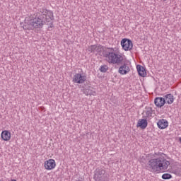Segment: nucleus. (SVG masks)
I'll return each instance as SVG.
<instances>
[{"mask_svg":"<svg viewBox=\"0 0 181 181\" xmlns=\"http://www.w3.org/2000/svg\"><path fill=\"white\" fill-rule=\"evenodd\" d=\"M153 110L152 107H146V118L148 119V118H151V117H153Z\"/></svg>","mask_w":181,"mask_h":181,"instance_id":"nucleus-14","label":"nucleus"},{"mask_svg":"<svg viewBox=\"0 0 181 181\" xmlns=\"http://www.w3.org/2000/svg\"><path fill=\"white\" fill-rule=\"evenodd\" d=\"M154 104L156 105L158 108H162L165 104H166V100H165V98L162 97H157L154 100Z\"/></svg>","mask_w":181,"mask_h":181,"instance_id":"nucleus-9","label":"nucleus"},{"mask_svg":"<svg viewBox=\"0 0 181 181\" xmlns=\"http://www.w3.org/2000/svg\"><path fill=\"white\" fill-rule=\"evenodd\" d=\"M137 71L140 77H146V70L142 65L136 66Z\"/></svg>","mask_w":181,"mask_h":181,"instance_id":"nucleus-12","label":"nucleus"},{"mask_svg":"<svg viewBox=\"0 0 181 181\" xmlns=\"http://www.w3.org/2000/svg\"><path fill=\"white\" fill-rule=\"evenodd\" d=\"M121 46L123 50H125V52H128L132 50V47H134V44H132V40L127 38H123L121 40Z\"/></svg>","mask_w":181,"mask_h":181,"instance_id":"nucleus-6","label":"nucleus"},{"mask_svg":"<svg viewBox=\"0 0 181 181\" xmlns=\"http://www.w3.org/2000/svg\"><path fill=\"white\" fill-rule=\"evenodd\" d=\"M112 49L113 53H115V49H114V48L107 47L104 49V47L100 45H90L88 47V51L90 52V53H95V52H97V53L102 52L103 57L106 58L107 63L110 62V58L108 57H105V54L107 52H110Z\"/></svg>","mask_w":181,"mask_h":181,"instance_id":"nucleus-4","label":"nucleus"},{"mask_svg":"<svg viewBox=\"0 0 181 181\" xmlns=\"http://www.w3.org/2000/svg\"><path fill=\"white\" fill-rule=\"evenodd\" d=\"M164 1H166L167 0H163Z\"/></svg>","mask_w":181,"mask_h":181,"instance_id":"nucleus-21","label":"nucleus"},{"mask_svg":"<svg viewBox=\"0 0 181 181\" xmlns=\"http://www.w3.org/2000/svg\"><path fill=\"white\" fill-rule=\"evenodd\" d=\"M1 139L3 141H10L11 140V136H1Z\"/></svg>","mask_w":181,"mask_h":181,"instance_id":"nucleus-19","label":"nucleus"},{"mask_svg":"<svg viewBox=\"0 0 181 181\" xmlns=\"http://www.w3.org/2000/svg\"><path fill=\"white\" fill-rule=\"evenodd\" d=\"M87 76H82L81 74H76L74 76L73 81L74 83H77V84H83L86 81Z\"/></svg>","mask_w":181,"mask_h":181,"instance_id":"nucleus-8","label":"nucleus"},{"mask_svg":"<svg viewBox=\"0 0 181 181\" xmlns=\"http://www.w3.org/2000/svg\"><path fill=\"white\" fill-rule=\"evenodd\" d=\"M105 56L109 58L108 63H110V64H117V66H120L118 70L119 74L124 76L128 74V73L131 71V69H129L128 64L124 61V57L117 52H114V49H111L110 52H106Z\"/></svg>","mask_w":181,"mask_h":181,"instance_id":"nucleus-2","label":"nucleus"},{"mask_svg":"<svg viewBox=\"0 0 181 181\" xmlns=\"http://www.w3.org/2000/svg\"><path fill=\"white\" fill-rule=\"evenodd\" d=\"M136 127L141 128V129H145L148 127V120L146 119H139Z\"/></svg>","mask_w":181,"mask_h":181,"instance_id":"nucleus-11","label":"nucleus"},{"mask_svg":"<svg viewBox=\"0 0 181 181\" xmlns=\"http://www.w3.org/2000/svg\"><path fill=\"white\" fill-rule=\"evenodd\" d=\"M54 20L53 11L42 7L38 8L37 12L33 16L25 18L22 28L24 30H33V29H42L45 25H47L48 29H50L54 27Z\"/></svg>","mask_w":181,"mask_h":181,"instance_id":"nucleus-1","label":"nucleus"},{"mask_svg":"<svg viewBox=\"0 0 181 181\" xmlns=\"http://www.w3.org/2000/svg\"><path fill=\"white\" fill-rule=\"evenodd\" d=\"M90 88L91 86H88V88H85L83 90V93L84 94H86V95H95V91L91 90Z\"/></svg>","mask_w":181,"mask_h":181,"instance_id":"nucleus-15","label":"nucleus"},{"mask_svg":"<svg viewBox=\"0 0 181 181\" xmlns=\"http://www.w3.org/2000/svg\"><path fill=\"white\" fill-rule=\"evenodd\" d=\"M163 98L167 104H173V101H175V97L173 95H172V93L165 95Z\"/></svg>","mask_w":181,"mask_h":181,"instance_id":"nucleus-13","label":"nucleus"},{"mask_svg":"<svg viewBox=\"0 0 181 181\" xmlns=\"http://www.w3.org/2000/svg\"><path fill=\"white\" fill-rule=\"evenodd\" d=\"M99 70L101 73H107V71L108 70V66L102 65L100 66Z\"/></svg>","mask_w":181,"mask_h":181,"instance_id":"nucleus-16","label":"nucleus"},{"mask_svg":"<svg viewBox=\"0 0 181 181\" xmlns=\"http://www.w3.org/2000/svg\"><path fill=\"white\" fill-rule=\"evenodd\" d=\"M162 179H163L164 180H168L169 179H172V175H170L169 173H165L162 175Z\"/></svg>","mask_w":181,"mask_h":181,"instance_id":"nucleus-17","label":"nucleus"},{"mask_svg":"<svg viewBox=\"0 0 181 181\" xmlns=\"http://www.w3.org/2000/svg\"><path fill=\"white\" fill-rule=\"evenodd\" d=\"M44 168L47 170H53L56 168V160L54 159H49L45 161Z\"/></svg>","mask_w":181,"mask_h":181,"instance_id":"nucleus-7","label":"nucleus"},{"mask_svg":"<svg viewBox=\"0 0 181 181\" xmlns=\"http://www.w3.org/2000/svg\"><path fill=\"white\" fill-rule=\"evenodd\" d=\"M11 132L8 130H4L1 134V136H11Z\"/></svg>","mask_w":181,"mask_h":181,"instance_id":"nucleus-18","label":"nucleus"},{"mask_svg":"<svg viewBox=\"0 0 181 181\" xmlns=\"http://www.w3.org/2000/svg\"><path fill=\"white\" fill-rule=\"evenodd\" d=\"M170 163L166 159L159 157L150 159L146 164V169L153 173H159L161 170H166Z\"/></svg>","mask_w":181,"mask_h":181,"instance_id":"nucleus-3","label":"nucleus"},{"mask_svg":"<svg viewBox=\"0 0 181 181\" xmlns=\"http://www.w3.org/2000/svg\"><path fill=\"white\" fill-rule=\"evenodd\" d=\"M157 125L160 129H165L169 126V122L166 119H161L158 122Z\"/></svg>","mask_w":181,"mask_h":181,"instance_id":"nucleus-10","label":"nucleus"},{"mask_svg":"<svg viewBox=\"0 0 181 181\" xmlns=\"http://www.w3.org/2000/svg\"><path fill=\"white\" fill-rule=\"evenodd\" d=\"M93 179L95 181H107L108 179V173L105 169L98 168L94 171Z\"/></svg>","mask_w":181,"mask_h":181,"instance_id":"nucleus-5","label":"nucleus"},{"mask_svg":"<svg viewBox=\"0 0 181 181\" xmlns=\"http://www.w3.org/2000/svg\"><path fill=\"white\" fill-rule=\"evenodd\" d=\"M155 155H156L157 156H162V155H163V153H155Z\"/></svg>","mask_w":181,"mask_h":181,"instance_id":"nucleus-20","label":"nucleus"}]
</instances>
